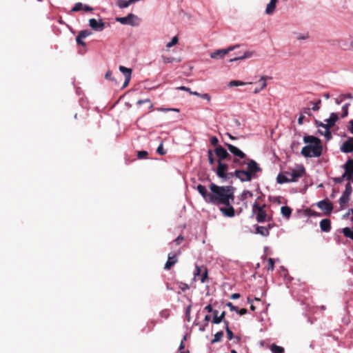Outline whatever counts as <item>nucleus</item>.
<instances>
[{"instance_id": "obj_43", "label": "nucleus", "mask_w": 353, "mask_h": 353, "mask_svg": "<svg viewBox=\"0 0 353 353\" xmlns=\"http://www.w3.org/2000/svg\"><path fill=\"white\" fill-rule=\"evenodd\" d=\"M148 152L145 150L139 151L137 153V157L139 159H145L148 157Z\"/></svg>"}, {"instance_id": "obj_33", "label": "nucleus", "mask_w": 353, "mask_h": 353, "mask_svg": "<svg viewBox=\"0 0 353 353\" xmlns=\"http://www.w3.org/2000/svg\"><path fill=\"white\" fill-rule=\"evenodd\" d=\"M203 268H205V266L202 265V266H199L198 265H195V272L194 273V279H196V277H199L201 275L202 272H203Z\"/></svg>"}, {"instance_id": "obj_15", "label": "nucleus", "mask_w": 353, "mask_h": 353, "mask_svg": "<svg viewBox=\"0 0 353 353\" xmlns=\"http://www.w3.org/2000/svg\"><path fill=\"white\" fill-rule=\"evenodd\" d=\"M341 152L350 153L353 152V137H349L340 148Z\"/></svg>"}, {"instance_id": "obj_18", "label": "nucleus", "mask_w": 353, "mask_h": 353, "mask_svg": "<svg viewBox=\"0 0 353 353\" xmlns=\"http://www.w3.org/2000/svg\"><path fill=\"white\" fill-rule=\"evenodd\" d=\"M196 190L205 199V201L208 203H210V196H212V192L209 193L206 189V188L203 185H198L196 187Z\"/></svg>"}, {"instance_id": "obj_61", "label": "nucleus", "mask_w": 353, "mask_h": 353, "mask_svg": "<svg viewBox=\"0 0 353 353\" xmlns=\"http://www.w3.org/2000/svg\"><path fill=\"white\" fill-rule=\"evenodd\" d=\"M349 124L348 130L353 134V119L349 121Z\"/></svg>"}, {"instance_id": "obj_60", "label": "nucleus", "mask_w": 353, "mask_h": 353, "mask_svg": "<svg viewBox=\"0 0 353 353\" xmlns=\"http://www.w3.org/2000/svg\"><path fill=\"white\" fill-rule=\"evenodd\" d=\"M316 125L318 127H321V128H325V129L327 128L326 123H322L321 121H316Z\"/></svg>"}, {"instance_id": "obj_50", "label": "nucleus", "mask_w": 353, "mask_h": 353, "mask_svg": "<svg viewBox=\"0 0 353 353\" xmlns=\"http://www.w3.org/2000/svg\"><path fill=\"white\" fill-rule=\"evenodd\" d=\"M91 32L88 30H81L79 33V34H80V37H82L83 39L89 36Z\"/></svg>"}, {"instance_id": "obj_54", "label": "nucleus", "mask_w": 353, "mask_h": 353, "mask_svg": "<svg viewBox=\"0 0 353 353\" xmlns=\"http://www.w3.org/2000/svg\"><path fill=\"white\" fill-rule=\"evenodd\" d=\"M225 331H226V333H227V336H228V340H232L233 339V337H234V335H233L232 332L230 329V327H226V330Z\"/></svg>"}, {"instance_id": "obj_28", "label": "nucleus", "mask_w": 353, "mask_h": 353, "mask_svg": "<svg viewBox=\"0 0 353 353\" xmlns=\"http://www.w3.org/2000/svg\"><path fill=\"white\" fill-rule=\"evenodd\" d=\"M252 55V52H245L242 56H239V57H234L233 59H231L230 60V62H232L234 61H237V60H242V59H246V58H249Z\"/></svg>"}, {"instance_id": "obj_32", "label": "nucleus", "mask_w": 353, "mask_h": 353, "mask_svg": "<svg viewBox=\"0 0 353 353\" xmlns=\"http://www.w3.org/2000/svg\"><path fill=\"white\" fill-rule=\"evenodd\" d=\"M203 272H202L201 278L199 279L201 280V283H205L208 281V273L207 268H203Z\"/></svg>"}, {"instance_id": "obj_3", "label": "nucleus", "mask_w": 353, "mask_h": 353, "mask_svg": "<svg viewBox=\"0 0 353 353\" xmlns=\"http://www.w3.org/2000/svg\"><path fill=\"white\" fill-rule=\"evenodd\" d=\"M226 147L228 150L232 153L234 157L232 159V163L234 166L242 168L247 163L248 157L247 155L241 151L240 149L236 148V146L230 144L225 143Z\"/></svg>"}, {"instance_id": "obj_36", "label": "nucleus", "mask_w": 353, "mask_h": 353, "mask_svg": "<svg viewBox=\"0 0 353 353\" xmlns=\"http://www.w3.org/2000/svg\"><path fill=\"white\" fill-rule=\"evenodd\" d=\"M251 83H252L251 82L245 83V82H243L241 81L234 80V81H231L230 82L229 85L230 86H239V85H244L246 84H251Z\"/></svg>"}, {"instance_id": "obj_39", "label": "nucleus", "mask_w": 353, "mask_h": 353, "mask_svg": "<svg viewBox=\"0 0 353 353\" xmlns=\"http://www.w3.org/2000/svg\"><path fill=\"white\" fill-rule=\"evenodd\" d=\"M117 4L120 8H125L129 6L128 1L125 0H118Z\"/></svg>"}, {"instance_id": "obj_6", "label": "nucleus", "mask_w": 353, "mask_h": 353, "mask_svg": "<svg viewBox=\"0 0 353 353\" xmlns=\"http://www.w3.org/2000/svg\"><path fill=\"white\" fill-rule=\"evenodd\" d=\"M245 165H247V172L252 176V178L256 176V172L261 171V168L259 166L257 163L254 160L249 159L248 157Z\"/></svg>"}, {"instance_id": "obj_14", "label": "nucleus", "mask_w": 353, "mask_h": 353, "mask_svg": "<svg viewBox=\"0 0 353 353\" xmlns=\"http://www.w3.org/2000/svg\"><path fill=\"white\" fill-rule=\"evenodd\" d=\"M137 17L134 14H128V16L124 17H118L117 21L120 22L121 24H128L131 26H135L134 20L137 19Z\"/></svg>"}, {"instance_id": "obj_5", "label": "nucleus", "mask_w": 353, "mask_h": 353, "mask_svg": "<svg viewBox=\"0 0 353 353\" xmlns=\"http://www.w3.org/2000/svg\"><path fill=\"white\" fill-rule=\"evenodd\" d=\"M286 175L288 176L290 182L297 181L299 178L303 176L305 173V168L303 166H300L298 169H293L291 172L285 171Z\"/></svg>"}, {"instance_id": "obj_58", "label": "nucleus", "mask_w": 353, "mask_h": 353, "mask_svg": "<svg viewBox=\"0 0 353 353\" xmlns=\"http://www.w3.org/2000/svg\"><path fill=\"white\" fill-rule=\"evenodd\" d=\"M234 176V172H225V176H224V178H223V179L225 180H228V179H230L232 177H233Z\"/></svg>"}, {"instance_id": "obj_31", "label": "nucleus", "mask_w": 353, "mask_h": 353, "mask_svg": "<svg viewBox=\"0 0 353 353\" xmlns=\"http://www.w3.org/2000/svg\"><path fill=\"white\" fill-rule=\"evenodd\" d=\"M253 194L250 190H244L240 196V199L241 201H245L248 199V197H252Z\"/></svg>"}, {"instance_id": "obj_20", "label": "nucleus", "mask_w": 353, "mask_h": 353, "mask_svg": "<svg viewBox=\"0 0 353 353\" xmlns=\"http://www.w3.org/2000/svg\"><path fill=\"white\" fill-rule=\"evenodd\" d=\"M320 228L322 232H328L331 230V221L329 219H322L320 222Z\"/></svg>"}, {"instance_id": "obj_7", "label": "nucleus", "mask_w": 353, "mask_h": 353, "mask_svg": "<svg viewBox=\"0 0 353 353\" xmlns=\"http://www.w3.org/2000/svg\"><path fill=\"white\" fill-rule=\"evenodd\" d=\"M352 188L351 186L350 183H347L345 185V191L343 192L342 196L339 199V204L341 208H343L347 201H349L350 196L352 194Z\"/></svg>"}, {"instance_id": "obj_63", "label": "nucleus", "mask_w": 353, "mask_h": 353, "mask_svg": "<svg viewBox=\"0 0 353 353\" xmlns=\"http://www.w3.org/2000/svg\"><path fill=\"white\" fill-rule=\"evenodd\" d=\"M236 312H238L240 315H244L247 313V309H245V308H242L241 310L238 309V311H236Z\"/></svg>"}, {"instance_id": "obj_27", "label": "nucleus", "mask_w": 353, "mask_h": 353, "mask_svg": "<svg viewBox=\"0 0 353 353\" xmlns=\"http://www.w3.org/2000/svg\"><path fill=\"white\" fill-rule=\"evenodd\" d=\"M272 353H284L285 350L283 347L278 346L276 344H272L270 347Z\"/></svg>"}, {"instance_id": "obj_56", "label": "nucleus", "mask_w": 353, "mask_h": 353, "mask_svg": "<svg viewBox=\"0 0 353 353\" xmlns=\"http://www.w3.org/2000/svg\"><path fill=\"white\" fill-rule=\"evenodd\" d=\"M163 60L165 63H172L174 59L173 57H167L165 56H163Z\"/></svg>"}, {"instance_id": "obj_21", "label": "nucleus", "mask_w": 353, "mask_h": 353, "mask_svg": "<svg viewBox=\"0 0 353 353\" xmlns=\"http://www.w3.org/2000/svg\"><path fill=\"white\" fill-rule=\"evenodd\" d=\"M339 120V116L336 113L332 112L330 114V117L329 119H326V127L327 128H331L332 126L334 125L336 122Z\"/></svg>"}, {"instance_id": "obj_44", "label": "nucleus", "mask_w": 353, "mask_h": 353, "mask_svg": "<svg viewBox=\"0 0 353 353\" xmlns=\"http://www.w3.org/2000/svg\"><path fill=\"white\" fill-rule=\"evenodd\" d=\"M157 152L160 155H164L166 153V150L163 148V143H161L157 148Z\"/></svg>"}, {"instance_id": "obj_51", "label": "nucleus", "mask_w": 353, "mask_h": 353, "mask_svg": "<svg viewBox=\"0 0 353 353\" xmlns=\"http://www.w3.org/2000/svg\"><path fill=\"white\" fill-rule=\"evenodd\" d=\"M145 103H148L150 104V109H152L153 108V105H152V103H151L150 100L149 99H144V100H139L137 101V104L138 105H141V104Z\"/></svg>"}, {"instance_id": "obj_25", "label": "nucleus", "mask_w": 353, "mask_h": 353, "mask_svg": "<svg viewBox=\"0 0 353 353\" xmlns=\"http://www.w3.org/2000/svg\"><path fill=\"white\" fill-rule=\"evenodd\" d=\"M276 181L277 183L280 184L290 182L288 176L286 175L285 172H284L283 174H279L277 176Z\"/></svg>"}, {"instance_id": "obj_12", "label": "nucleus", "mask_w": 353, "mask_h": 353, "mask_svg": "<svg viewBox=\"0 0 353 353\" xmlns=\"http://www.w3.org/2000/svg\"><path fill=\"white\" fill-rule=\"evenodd\" d=\"M343 168L345 170V179L353 182V159H348L345 164L343 165Z\"/></svg>"}, {"instance_id": "obj_19", "label": "nucleus", "mask_w": 353, "mask_h": 353, "mask_svg": "<svg viewBox=\"0 0 353 353\" xmlns=\"http://www.w3.org/2000/svg\"><path fill=\"white\" fill-rule=\"evenodd\" d=\"M90 26L94 30H102L104 28V23L100 21H98L95 19H90L89 20Z\"/></svg>"}, {"instance_id": "obj_41", "label": "nucleus", "mask_w": 353, "mask_h": 353, "mask_svg": "<svg viewBox=\"0 0 353 353\" xmlns=\"http://www.w3.org/2000/svg\"><path fill=\"white\" fill-rule=\"evenodd\" d=\"M178 37L176 36V37H174L171 41L168 43L167 45H166V47L167 48H171L173 46L176 45L177 43H178Z\"/></svg>"}, {"instance_id": "obj_2", "label": "nucleus", "mask_w": 353, "mask_h": 353, "mask_svg": "<svg viewBox=\"0 0 353 353\" xmlns=\"http://www.w3.org/2000/svg\"><path fill=\"white\" fill-rule=\"evenodd\" d=\"M306 143H310L304 146L301 150V154L305 157H319L322 154L323 147L321 140L314 136L307 135L303 137Z\"/></svg>"}, {"instance_id": "obj_1", "label": "nucleus", "mask_w": 353, "mask_h": 353, "mask_svg": "<svg viewBox=\"0 0 353 353\" xmlns=\"http://www.w3.org/2000/svg\"><path fill=\"white\" fill-rule=\"evenodd\" d=\"M212 192L210 203L215 205H228L234 199V188L232 186H219L211 183L209 186Z\"/></svg>"}, {"instance_id": "obj_53", "label": "nucleus", "mask_w": 353, "mask_h": 353, "mask_svg": "<svg viewBox=\"0 0 353 353\" xmlns=\"http://www.w3.org/2000/svg\"><path fill=\"white\" fill-rule=\"evenodd\" d=\"M179 288L183 292H185L189 289V285L185 283L181 282L179 284Z\"/></svg>"}, {"instance_id": "obj_34", "label": "nucleus", "mask_w": 353, "mask_h": 353, "mask_svg": "<svg viewBox=\"0 0 353 353\" xmlns=\"http://www.w3.org/2000/svg\"><path fill=\"white\" fill-rule=\"evenodd\" d=\"M223 336V331H220V332H216L214 334V339L212 341V343H214L219 342L222 339Z\"/></svg>"}, {"instance_id": "obj_45", "label": "nucleus", "mask_w": 353, "mask_h": 353, "mask_svg": "<svg viewBox=\"0 0 353 353\" xmlns=\"http://www.w3.org/2000/svg\"><path fill=\"white\" fill-rule=\"evenodd\" d=\"M81 10H83V4L81 3H77L72 8V11L77 12V11H80Z\"/></svg>"}, {"instance_id": "obj_23", "label": "nucleus", "mask_w": 353, "mask_h": 353, "mask_svg": "<svg viewBox=\"0 0 353 353\" xmlns=\"http://www.w3.org/2000/svg\"><path fill=\"white\" fill-rule=\"evenodd\" d=\"M278 0H270V3L267 5L265 12L268 14H272L276 8V3Z\"/></svg>"}, {"instance_id": "obj_38", "label": "nucleus", "mask_w": 353, "mask_h": 353, "mask_svg": "<svg viewBox=\"0 0 353 353\" xmlns=\"http://www.w3.org/2000/svg\"><path fill=\"white\" fill-rule=\"evenodd\" d=\"M350 105V103H345L344 105H343V107H342L343 113L341 114L342 118H345L348 115V108H349Z\"/></svg>"}, {"instance_id": "obj_35", "label": "nucleus", "mask_w": 353, "mask_h": 353, "mask_svg": "<svg viewBox=\"0 0 353 353\" xmlns=\"http://www.w3.org/2000/svg\"><path fill=\"white\" fill-rule=\"evenodd\" d=\"M271 79V77H268V76H261V79L259 80V81L261 82L260 90H263V89H265L266 88V86H267L266 80L267 79Z\"/></svg>"}, {"instance_id": "obj_52", "label": "nucleus", "mask_w": 353, "mask_h": 353, "mask_svg": "<svg viewBox=\"0 0 353 353\" xmlns=\"http://www.w3.org/2000/svg\"><path fill=\"white\" fill-rule=\"evenodd\" d=\"M210 143L212 145H214L216 147H217L219 145H218V143H219V140L217 139L216 137H212L210 138Z\"/></svg>"}, {"instance_id": "obj_48", "label": "nucleus", "mask_w": 353, "mask_h": 353, "mask_svg": "<svg viewBox=\"0 0 353 353\" xmlns=\"http://www.w3.org/2000/svg\"><path fill=\"white\" fill-rule=\"evenodd\" d=\"M307 215H309L310 216H321V214L319 212H315L312 210H307Z\"/></svg>"}, {"instance_id": "obj_49", "label": "nucleus", "mask_w": 353, "mask_h": 353, "mask_svg": "<svg viewBox=\"0 0 353 353\" xmlns=\"http://www.w3.org/2000/svg\"><path fill=\"white\" fill-rule=\"evenodd\" d=\"M83 38L82 37H80V34H78V36L76 38V41L78 45H81L84 47L85 46V43L84 41H83Z\"/></svg>"}, {"instance_id": "obj_64", "label": "nucleus", "mask_w": 353, "mask_h": 353, "mask_svg": "<svg viewBox=\"0 0 353 353\" xmlns=\"http://www.w3.org/2000/svg\"><path fill=\"white\" fill-rule=\"evenodd\" d=\"M205 310L208 312H213L214 310H213L212 309V307L210 304L208 305L205 307Z\"/></svg>"}, {"instance_id": "obj_13", "label": "nucleus", "mask_w": 353, "mask_h": 353, "mask_svg": "<svg viewBox=\"0 0 353 353\" xmlns=\"http://www.w3.org/2000/svg\"><path fill=\"white\" fill-rule=\"evenodd\" d=\"M234 176L238 178L241 181H250L252 179V176L250 175L247 170H236L234 172Z\"/></svg>"}, {"instance_id": "obj_47", "label": "nucleus", "mask_w": 353, "mask_h": 353, "mask_svg": "<svg viewBox=\"0 0 353 353\" xmlns=\"http://www.w3.org/2000/svg\"><path fill=\"white\" fill-rule=\"evenodd\" d=\"M321 103V100L319 99L316 103H313V107L312 108V110L314 111H318L320 109L319 104Z\"/></svg>"}, {"instance_id": "obj_10", "label": "nucleus", "mask_w": 353, "mask_h": 353, "mask_svg": "<svg viewBox=\"0 0 353 353\" xmlns=\"http://www.w3.org/2000/svg\"><path fill=\"white\" fill-rule=\"evenodd\" d=\"M317 206L324 212L325 215H330L333 210V205L328 199H324L317 203Z\"/></svg>"}, {"instance_id": "obj_4", "label": "nucleus", "mask_w": 353, "mask_h": 353, "mask_svg": "<svg viewBox=\"0 0 353 353\" xmlns=\"http://www.w3.org/2000/svg\"><path fill=\"white\" fill-rule=\"evenodd\" d=\"M266 205H260L257 200L253 203L252 212L256 215V219L259 223H263L267 219V213L264 210Z\"/></svg>"}, {"instance_id": "obj_40", "label": "nucleus", "mask_w": 353, "mask_h": 353, "mask_svg": "<svg viewBox=\"0 0 353 353\" xmlns=\"http://www.w3.org/2000/svg\"><path fill=\"white\" fill-rule=\"evenodd\" d=\"M274 268V259L272 258H269L268 260V270H273Z\"/></svg>"}, {"instance_id": "obj_55", "label": "nucleus", "mask_w": 353, "mask_h": 353, "mask_svg": "<svg viewBox=\"0 0 353 353\" xmlns=\"http://www.w3.org/2000/svg\"><path fill=\"white\" fill-rule=\"evenodd\" d=\"M226 305H227L228 307H230V310H231V311H235V312L238 311V307H236V306H234V305L232 304V303H231V302H228V303H226Z\"/></svg>"}, {"instance_id": "obj_24", "label": "nucleus", "mask_w": 353, "mask_h": 353, "mask_svg": "<svg viewBox=\"0 0 353 353\" xmlns=\"http://www.w3.org/2000/svg\"><path fill=\"white\" fill-rule=\"evenodd\" d=\"M256 233L264 236H268L270 234L267 227L259 225L256 228Z\"/></svg>"}, {"instance_id": "obj_16", "label": "nucleus", "mask_w": 353, "mask_h": 353, "mask_svg": "<svg viewBox=\"0 0 353 353\" xmlns=\"http://www.w3.org/2000/svg\"><path fill=\"white\" fill-rule=\"evenodd\" d=\"M218 166L216 170V173L219 178H224L225 176V172L228 170V165L222 161H217Z\"/></svg>"}, {"instance_id": "obj_22", "label": "nucleus", "mask_w": 353, "mask_h": 353, "mask_svg": "<svg viewBox=\"0 0 353 353\" xmlns=\"http://www.w3.org/2000/svg\"><path fill=\"white\" fill-rule=\"evenodd\" d=\"M218 313L219 312L217 310H214L213 312L214 317L212 322L214 324H219L221 322L223 321L225 319L224 318L225 316V312H222L220 316H218Z\"/></svg>"}, {"instance_id": "obj_42", "label": "nucleus", "mask_w": 353, "mask_h": 353, "mask_svg": "<svg viewBox=\"0 0 353 353\" xmlns=\"http://www.w3.org/2000/svg\"><path fill=\"white\" fill-rule=\"evenodd\" d=\"M184 240V237L181 235L178 236L172 243H170L171 245H172L173 243H175L176 245H179L181 243V242Z\"/></svg>"}, {"instance_id": "obj_62", "label": "nucleus", "mask_w": 353, "mask_h": 353, "mask_svg": "<svg viewBox=\"0 0 353 353\" xmlns=\"http://www.w3.org/2000/svg\"><path fill=\"white\" fill-rule=\"evenodd\" d=\"M130 79H131V76L125 77V81H124V83H123V87H126L129 84Z\"/></svg>"}, {"instance_id": "obj_29", "label": "nucleus", "mask_w": 353, "mask_h": 353, "mask_svg": "<svg viewBox=\"0 0 353 353\" xmlns=\"http://www.w3.org/2000/svg\"><path fill=\"white\" fill-rule=\"evenodd\" d=\"M119 70L124 74L125 77L131 76L132 70L130 68H125L123 65H120Z\"/></svg>"}, {"instance_id": "obj_17", "label": "nucleus", "mask_w": 353, "mask_h": 353, "mask_svg": "<svg viewBox=\"0 0 353 353\" xmlns=\"http://www.w3.org/2000/svg\"><path fill=\"white\" fill-rule=\"evenodd\" d=\"M225 205V207L220 208V211L221 212L223 215H224L225 216H227V217L234 216L235 211H234V208L231 205L230 201L229 202V203L228 205Z\"/></svg>"}, {"instance_id": "obj_37", "label": "nucleus", "mask_w": 353, "mask_h": 353, "mask_svg": "<svg viewBox=\"0 0 353 353\" xmlns=\"http://www.w3.org/2000/svg\"><path fill=\"white\" fill-rule=\"evenodd\" d=\"M208 158L209 163L211 165H213L215 163V159L214 158V154H213L212 150H208Z\"/></svg>"}, {"instance_id": "obj_46", "label": "nucleus", "mask_w": 353, "mask_h": 353, "mask_svg": "<svg viewBox=\"0 0 353 353\" xmlns=\"http://www.w3.org/2000/svg\"><path fill=\"white\" fill-rule=\"evenodd\" d=\"M344 179H345V174H343L340 177H335V178H334L333 179V181L334 182V183H341L344 181Z\"/></svg>"}, {"instance_id": "obj_57", "label": "nucleus", "mask_w": 353, "mask_h": 353, "mask_svg": "<svg viewBox=\"0 0 353 353\" xmlns=\"http://www.w3.org/2000/svg\"><path fill=\"white\" fill-rule=\"evenodd\" d=\"M330 130V128H325V133L324 135L327 138V139H330L332 138V134Z\"/></svg>"}, {"instance_id": "obj_9", "label": "nucleus", "mask_w": 353, "mask_h": 353, "mask_svg": "<svg viewBox=\"0 0 353 353\" xmlns=\"http://www.w3.org/2000/svg\"><path fill=\"white\" fill-rule=\"evenodd\" d=\"M181 254L180 249L176 252H172L168 255V261L165 264L164 269L170 270L174 265L178 262L177 256Z\"/></svg>"}, {"instance_id": "obj_8", "label": "nucleus", "mask_w": 353, "mask_h": 353, "mask_svg": "<svg viewBox=\"0 0 353 353\" xmlns=\"http://www.w3.org/2000/svg\"><path fill=\"white\" fill-rule=\"evenodd\" d=\"M214 154L218 157L217 161H223V160H231V155L221 145H218L214 149Z\"/></svg>"}, {"instance_id": "obj_11", "label": "nucleus", "mask_w": 353, "mask_h": 353, "mask_svg": "<svg viewBox=\"0 0 353 353\" xmlns=\"http://www.w3.org/2000/svg\"><path fill=\"white\" fill-rule=\"evenodd\" d=\"M239 46H230L228 48L225 49H220L217 50L210 54V57L212 59H221L223 58L225 54H227L230 51L234 50L235 48H238Z\"/></svg>"}, {"instance_id": "obj_59", "label": "nucleus", "mask_w": 353, "mask_h": 353, "mask_svg": "<svg viewBox=\"0 0 353 353\" xmlns=\"http://www.w3.org/2000/svg\"><path fill=\"white\" fill-rule=\"evenodd\" d=\"M200 97L206 99L208 101H210V96L207 93L201 94Z\"/></svg>"}, {"instance_id": "obj_26", "label": "nucleus", "mask_w": 353, "mask_h": 353, "mask_svg": "<svg viewBox=\"0 0 353 353\" xmlns=\"http://www.w3.org/2000/svg\"><path fill=\"white\" fill-rule=\"evenodd\" d=\"M281 212L283 216H285L286 218H289L291 215L292 210L288 206H283L281 208Z\"/></svg>"}, {"instance_id": "obj_30", "label": "nucleus", "mask_w": 353, "mask_h": 353, "mask_svg": "<svg viewBox=\"0 0 353 353\" xmlns=\"http://www.w3.org/2000/svg\"><path fill=\"white\" fill-rule=\"evenodd\" d=\"M343 233L345 236L353 240V232L350 228H344L343 229Z\"/></svg>"}]
</instances>
